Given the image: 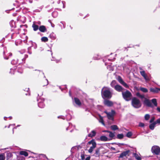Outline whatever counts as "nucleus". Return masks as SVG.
I'll list each match as a JSON object with an SVG mask.
<instances>
[{"label":"nucleus","mask_w":160,"mask_h":160,"mask_svg":"<svg viewBox=\"0 0 160 160\" xmlns=\"http://www.w3.org/2000/svg\"><path fill=\"white\" fill-rule=\"evenodd\" d=\"M96 134V132L95 130H92L91 132L89 133L88 136L89 137L92 138L94 137Z\"/></svg>","instance_id":"ddd939ff"},{"label":"nucleus","mask_w":160,"mask_h":160,"mask_svg":"<svg viewBox=\"0 0 160 160\" xmlns=\"http://www.w3.org/2000/svg\"><path fill=\"white\" fill-rule=\"evenodd\" d=\"M20 154L21 155H24L25 157H27L28 156V153L24 151H21L20 152Z\"/></svg>","instance_id":"4be33fe9"},{"label":"nucleus","mask_w":160,"mask_h":160,"mask_svg":"<svg viewBox=\"0 0 160 160\" xmlns=\"http://www.w3.org/2000/svg\"><path fill=\"white\" fill-rule=\"evenodd\" d=\"M5 159V154L2 153L0 154V160H4Z\"/></svg>","instance_id":"c756f323"},{"label":"nucleus","mask_w":160,"mask_h":160,"mask_svg":"<svg viewBox=\"0 0 160 160\" xmlns=\"http://www.w3.org/2000/svg\"><path fill=\"white\" fill-rule=\"evenodd\" d=\"M38 102V105L39 107L41 108H43L45 106V104L44 103V99L43 98H41L37 99Z\"/></svg>","instance_id":"1a4fd4ad"},{"label":"nucleus","mask_w":160,"mask_h":160,"mask_svg":"<svg viewBox=\"0 0 160 160\" xmlns=\"http://www.w3.org/2000/svg\"><path fill=\"white\" fill-rule=\"evenodd\" d=\"M58 118H61L63 119H65V117L63 116H60L58 117Z\"/></svg>","instance_id":"49530a36"},{"label":"nucleus","mask_w":160,"mask_h":160,"mask_svg":"<svg viewBox=\"0 0 160 160\" xmlns=\"http://www.w3.org/2000/svg\"><path fill=\"white\" fill-rule=\"evenodd\" d=\"M139 70H140V71H144V70H143L142 68L141 67H139Z\"/></svg>","instance_id":"864d4df0"},{"label":"nucleus","mask_w":160,"mask_h":160,"mask_svg":"<svg viewBox=\"0 0 160 160\" xmlns=\"http://www.w3.org/2000/svg\"><path fill=\"white\" fill-rule=\"evenodd\" d=\"M100 150L99 149H97L96 150L94 154V155L95 157H98L100 155Z\"/></svg>","instance_id":"393cba45"},{"label":"nucleus","mask_w":160,"mask_h":160,"mask_svg":"<svg viewBox=\"0 0 160 160\" xmlns=\"http://www.w3.org/2000/svg\"><path fill=\"white\" fill-rule=\"evenodd\" d=\"M42 74L43 75L44 78H46V77H45V75H44V73H43V72H42Z\"/></svg>","instance_id":"e2e57ef3"},{"label":"nucleus","mask_w":160,"mask_h":160,"mask_svg":"<svg viewBox=\"0 0 160 160\" xmlns=\"http://www.w3.org/2000/svg\"><path fill=\"white\" fill-rule=\"evenodd\" d=\"M39 30L42 32H44L46 31V29L45 27V26H40L39 28Z\"/></svg>","instance_id":"f3484780"},{"label":"nucleus","mask_w":160,"mask_h":160,"mask_svg":"<svg viewBox=\"0 0 160 160\" xmlns=\"http://www.w3.org/2000/svg\"><path fill=\"white\" fill-rule=\"evenodd\" d=\"M72 116L70 114H68L67 115L66 118L67 120H70Z\"/></svg>","instance_id":"f704fd0d"},{"label":"nucleus","mask_w":160,"mask_h":160,"mask_svg":"<svg viewBox=\"0 0 160 160\" xmlns=\"http://www.w3.org/2000/svg\"><path fill=\"white\" fill-rule=\"evenodd\" d=\"M105 113L107 114V117L109 120H113V116L115 113V112L114 110H112L111 112H105Z\"/></svg>","instance_id":"0eeeda50"},{"label":"nucleus","mask_w":160,"mask_h":160,"mask_svg":"<svg viewBox=\"0 0 160 160\" xmlns=\"http://www.w3.org/2000/svg\"><path fill=\"white\" fill-rule=\"evenodd\" d=\"M69 126L66 129V130H68L70 129L71 127H72V125L71 123H69Z\"/></svg>","instance_id":"a19ab883"},{"label":"nucleus","mask_w":160,"mask_h":160,"mask_svg":"<svg viewBox=\"0 0 160 160\" xmlns=\"http://www.w3.org/2000/svg\"><path fill=\"white\" fill-rule=\"evenodd\" d=\"M24 90L25 91H26L27 92H28V91L29 90V88H26Z\"/></svg>","instance_id":"4d7b16f0"},{"label":"nucleus","mask_w":160,"mask_h":160,"mask_svg":"<svg viewBox=\"0 0 160 160\" xmlns=\"http://www.w3.org/2000/svg\"><path fill=\"white\" fill-rule=\"evenodd\" d=\"M151 151L153 153L158 155L160 152V148L157 146H154L152 147Z\"/></svg>","instance_id":"6e6552de"},{"label":"nucleus","mask_w":160,"mask_h":160,"mask_svg":"<svg viewBox=\"0 0 160 160\" xmlns=\"http://www.w3.org/2000/svg\"><path fill=\"white\" fill-rule=\"evenodd\" d=\"M104 103L105 105L109 107H111L113 105V103L112 102L108 100H105Z\"/></svg>","instance_id":"9b49d317"},{"label":"nucleus","mask_w":160,"mask_h":160,"mask_svg":"<svg viewBox=\"0 0 160 160\" xmlns=\"http://www.w3.org/2000/svg\"><path fill=\"white\" fill-rule=\"evenodd\" d=\"M157 124L159 123L160 124V119H158L156 121H155Z\"/></svg>","instance_id":"de8ad7c7"},{"label":"nucleus","mask_w":160,"mask_h":160,"mask_svg":"<svg viewBox=\"0 0 160 160\" xmlns=\"http://www.w3.org/2000/svg\"><path fill=\"white\" fill-rule=\"evenodd\" d=\"M99 122L101 123L103 126H105V124L104 122L103 119L102 117H101L99 120Z\"/></svg>","instance_id":"c9c22d12"},{"label":"nucleus","mask_w":160,"mask_h":160,"mask_svg":"<svg viewBox=\"0 0 160 160\" xmlns=\"http://www.w3.org/2000/svg\"><path fill=\"white\" fill-rule=\"evenodd\" d=\"M132 135V133L131 132H128L126 134V136L127 137L130 138Z\"/></svg>","instance_id":"2f4dec72"},{"label":"nucleus","mask_w":160,"mask_h":160,"mask_svg":"<svg viewBox=\"0 0 160 160\" xmlns=\"http://www.w3.org/2000/svg\"><path fill=\"white\" fill-rule=\"evenodd\" d=\"M155 120V118L154 117H152L150 121V123L152 122Z\"/></svg>","instance_id":"a18cd8bd"},{"label":"nucleus","mask_w":160,"mask_h":160,"mask_svg":"<svg viewBox=\"0 0 160 160\" xmlns=\"http://www.w3.org/2000/svg\"><path fill=\"white\" fill-rule=\"evenodd\" d=\"M90 157H87L85 159V160H90Z\"/></svg>","instance_id":"603ef678"},{"label":"nucleus","mask_w":160,"mask_h":160,"mask_svg":"<svg viewBox=\"0 0 160 160\" xmlns=\"http://www.w3.org/2000/svg\"><path fill=\"white\" fill-rule=\"evenodd\" d=\"M140 154H138L136 153H133V155L135 157V158L138 160H141V158L139 156Z\"/></svg>","instance_id":"a211bd4d"},{"label":"nucleus","mask_w":160,"mask_h":160,"mask_svg":"<svg viewBox=\"0 0 160 160\" xmlns=\"http://www.w3.org/2000/svg\"><path fill=\"white\" fill-rule=\"evenodd\" d=\"M25 52L24 49L19 51L18 54V58L12 60L11 62V64L14 65L17 64L18 62H19V64L24 63L26 58L28 57L27 55L23 54Z\"/></svg>","instance_id":"f257e3e1"},{"label":"nucleus","mask_w":160,"mask_h":160,"mask_svg":"<svg viewBox=\"0 0 160 160\" xmlns=\"http://www.w3.org/2000/svg\"><path fill=\"white\" fill-rule=\"evenodd\" d=\"M111 128L113 130H116L118 129V127L116 125H112L111 126Z\"/></svg>","instance_id":"a878e982"},{"label":"nucleus","mask_w":160,"mask_h":160,"mask_svg":"<svg viewBox=\"0 0 160 160\" xmlns=\"http://www.w3.org/2000/svg\"><path fill=\"white\" fill-rule=\"evenodd\" d=\"M11 125L15 126V124H10V125H9L8 127V128H9L10 127V126H11Z\"/></svg>","instance_id":"052dcab7"},{"label":"nucleus","mask_w":160,"mask_h":160,"mask_svg":"<svg viewBox=\"0 0 160 160\" xmlns=\"http://www.w3.org/2000/svg\"><path fill=\"white\" fill-rule=\"evenodd\" d=\"M60 0H57V1H56L55 2H57L59 4V3H60Z\"/></svg>","instance_id":"13d9d810"},{"label":"nucleus","mask_w":160,"mask_h":160,"mask_svg":"<svg viewBox=\"0 0 160 160\" xmlns=\"http://www.w3.org/2000/svg\"><path fill=\"white\" fill-rule=\"evenodd\" d=\"M157 124V123L156 121L153 122L152 123L150 124L149 126V128L152 130H153L155 127L156 125Z\"/></svg>","instance_id":"dca6fc26"},{"label":"nucleus","mask_w":160,"mask_h":160,"mask_svg":"<svg viewBox=\"0 0 160 160\" xmlns=\"http://www.w3.org/2000/svg\"><path fill=\"white\" fill-rule=\"evenodd\" d=\"M118 81L121 84L122 82H123V80H122V79L121 78L120 76L118 77Z\"/></svg>","instance_id":"4c0bfd02"},{"label":"nucleus","mask_w":160,"mask_h":160,"mask_svg":"<svg viewBox=\"0 0 160 160\" xmlns=\"http://www.w3.org/2000/svg\"><path fill=\"white\" fill-rule=\"evenodd\" d=\"M140 73L142 76L143 77L144 79L146 80H148V78H147V75L146 74L145 71H140Z\"/></svg>","instance_id":"4468645a"},{"label":"nucleus","mask_w":160,"mask_h":160,"mask_svg":"<svg viewBox=\"0 0 160 160\" xmlns=\"http://www.w3.org/2000/svg\"><path fill=\"white\" fill-rule=\"evenodd\" d=\"M150 118V115L149 114H146L144 116V119L146 120H148Z\"/></svg>","instance_id":"72a5a7b5"},{"label":"nucleus","mask_w":160,"mask_h":160,"mask_svg":"<svg viewBox=\"0 0 160 160\" xmlns=\"http://www.w3.org/2000/svg\"><path fill=\"white\" fill-rule=\"evenodd\" d=\"M29 2L30 3H32V1L31 0H29Z\"/></svg>","instance_id":"774afa93"},{"label":"nucleus","mask_w":160,"mask_h":160,"mask_svg":"<svg viewBox=\"0 0 160 160\" xmlns=\"http://www.w3.org/2000/svg\"><path fill=\"white\" fill-rule=\"evenodd\" d=\"M40 156H42L43 158H46V156L45 155L42 154H41L40 155Z\"/></svg>","instance_id":"09e8293b"},{"label":"nucleus","mask_w":160,"mask_h":160,"mask_svg":"<svg viewBox=\"0 0 160 160\" xmlns=\"http://www.w3.org/2000/svg\"><path fill=\"white\" fill-rule=\"evenodd\" d=\"M18 72H19L20 73H22V71H19L18 70Z\"/></svg>","instance_id":"69168bd1"},{"label":"nucleus","mask_w":160,"mask_h":160,"mask_svg":"<svg viewBox=\"0 0 160 160\" xmlns=\"http://www.w3.org/2000/svg\"><path fill=\"white\" fill-rule=\"evenodd\" d=\"M14 70L13 69H11L10 71V73L11 74H14Z\"/></svg>","instance_id":"79ce46f5"},{"label":"nucleus","mask_w":160,"mask_h":160,"mask_svg":"<svg viewBox=\"0 0 160 160\" xmlns=\"http://www.w3.org/2000/svg\"><path fill=\"white\" fill-rule=\"evenodd\" d=\"M139 126L141 127H143L144 126V124L143 123L140 122L138 125Z\"/></svg>","instance_id":"ea45409f"},{"label":"nucleus","mask_w":160,"mask_h":160,"mask_svg":"<svg viewBox=\"0 0 160 160\" xmlns=\"http://www.w3.org/2000/svg\"><path fill=\"white\" fill-rule=\"evenodd\" d=\"M8 118V117H4V119L5 120H6V119L7 118Z\"/></svg>","instance_id":"338daca9"},{"label":"nucleus","mask_w":160,"mask_h":160,"mask_svg":"<svg viewBox=\"0 0 160 160\" xmlns=\"http://www.w3.org/2000/svg\"><path fill=\"white\" fill-rule=\"evenodd\" d=\"M58 15V12L57 11H54L52 13V15L54 18H56Z\"/></svg>","instance_id":"473e14b6"},{"label":"nucleus","mask_w":160,"mask_h":160,"mask_svg":"<svg viewBox=\"0 0 160 160\" xmlns=\"http://www.w3.org/2000/svg\"><path fill=\"white\" fill-rule=\"evenodd\" d=\"M107 68L109 69L110 70L112 71L113 70L112 68L111 67V65H108L107 66Z\"/></svg>","instance_id":"37998d69"},{"label":"nucleus","mask_w":160,"mask_h":160,"mask_svg":"<svg viewBox=\"0 0 160 160\" xmlns=\"http://www.w3.org/2000/svg\"><path fill=\"white\" fill-rule=\"evenodd\" d=\"M74 101L75 103L78 106H80L81 105V102L79 99L77 98H74Z\"/></svg>","instance_id":"2eb2a0df"},{"label":"nucleus","mask_w":160,"mask_h":160,"mask_svg":"<svg viewBox=\"0 0 160 160\" xmlns=\"http://www.w3.org/2000/svg\"><path fill=\"white\" fill-rule=\"evenodd\" d=\"M46 82H47V84L46 85H47L48 84V81L47 79H46ZM45 86V85H43V86Z\"/></svg>","instance_id":"5fc2aeb1"},{"label":"nucleus","mask_w":160,"mask_h":160,"mask_svg":"<svg viewBox=\"0 0 160 160\" xmlns=\"http://www.w3.org/2000/svg\"><path fill=\"white\" fill-rule=\"evenodd\" d=\"M132 104L134 108H139L141 106L140 101L136 97L132 98Z\"/></svg>","instance_id":"423d86ee"},{"label":"nucleus","mask_w":160,"mask_h":160,"mask_svg":"<svg viewBox=\"0 0 160 160\" xmlns=\"http://www.w3.org/2000/svg\"><path fill=\"white\" fill-rule=\"evenodd\" d=\"M116 82L115 81V80L112 81V82H111V84H110L111 87H112L114 88V86H115V85L116 84Z\"/></svg>","instance_id":"e433bc0d"},{"label":"nucleus","mask_w":160,"mask_h":160,"mask_svg":"<svg viewBox=\"0 0 160 160\" xmlns=\"http://www.w3.org/2000/svg\"><path fill=\"white\" fill-rule=\"evenodd\" d=\"M136 95L138 97L141 98V99H144L143 104L144 105L148 107L153 108V105L151 103L150 100L145 98L144 95H141L139 92H137Z\"/></svg>","instance_id":"f03ea898"},{"label":"nucleus","mask_w":160,"mask_h":160,"mask_svg":"<svg viewBox=\"0 0 160 160\" xmlns=\"http://www.w3.org/2000/svg\"><path fill=\"white\" fill-rule=\"evenodd\" d=\"M93 58L95 60H97L98 59V55H95L93 57Z\"/></svg>","instance_id":"c03bdc74"},{"label":"nucleus","mask_w":160,"mask_h":160,"mask_svg":"<svg viewBox=\"0 0 160 160\" xmlns=\"http://www.w3.org/2000/svg\"><path fill=\"white\" fill-rule=\"evenodd\" d=\"M124 137V135L123 134H119L117 135V138L119 139H122Z\"/></svg>","instance_id":"c85d7f7f"},{"label":"nucleus","mask_w":160,"mask_h":160,"mask_svg":"<svg viewBox=\"0 0 160 160\" xmlns=\"http://www.w3.org/2000/svg\"><path fill=\"white\" fill-rule=\"evenodd\" d=\"M150 91L155 93H158V88H151Z\"/></svg>","instance_id":"6ab92c4d"},{"label":"nucleus","mask_w":160,"mask_h":160,"mask_svg":"<svg viewBox=\"0 0 160 160\" xmlns=\"http://www.w3.org/2000/svg\"><path fill=\"white\" fill-rule=\"evenodd\" d=\"M121 84L126 88H128V87L127 84L125 82H124V81L122 82Z\"/></svg>","instance_id":"58836bf2"},{"label":"nucleus","mask_w":160,"mask_h":160,"mask_svg":"<svg viewBox=\"0 0 160 160\" xmlns=\"http://www.w3.org/2000/svg\"><path fill=\"white\" fill-rule=\"evenodd\" d=\"M96 145L97 144L93 139L88 142L87 145L88 148H89L88 150V152L90 153H92L93 150L96 147Z\"/></svg>","instance_id":"20e7f679"},{"label":"nucleus","mask_w":160,"mask_h":160,"mask_svg":"<svg viewBox=\"0 0 160 160\" xmlns=\"http://www.w3.org/2000/svg\"><path fill=\"white\" fill-rule=\"evenodd\" d=\"M105 132L109 133V137L111 138H113L115 136L114 134L111 132L108 131H105Z\"/></svg>","instance_id":"bb28decb"},{"label":"nucleus","mask_w":160,"mask_h":160,"mask_svg":"<svg viewBox=\"0 0 160 160\" xmlns=\"http://www.w3.org/2000/svg\"><path fill=\"white\" fill-rule=\"evenodd\" d=\"M42 42H46L48 41V38L45 37H43L41 39Z\"/></svg>","instance_id":"cd10ccee"},{"label":"nucleus","mask_w":160,"mask_h":160,"mask_svg":"<svg viewBox=\"0 0 160 160\" xmlns=\"http://www.w3.org/2000/svg\"><path fill=\"white\" fill-rule=\"evenodd\" d=\"M32 27L34 31H36L39 29L38 26L34 23L32 24Z\"/></svg>","instance_id":"b1692460"},{"label":"nucleus","mask_w":160,"mask_h":160,"mask_svg":"<svg viewBox=\"0 0 160 160\" xmlns=\"http://www.w3.org/2000/svg\"><path fill=\"white\" fill-rule=\"evenodd\" d=\"M114 89L117 91L118 92H121L123 91L124 89L121 86L118 85H116L114 86Z\"/></svg>","instance_id":"9d476101"},{"label":"nucleus","mask_w":160,"mask_h":160,"mask_svg":"<svg viewBox=\"0 0 160 160\" xmlns=\"http://www.w3.org/2000/svg\"><path fill=\"white\" fill-rule=\"evenodd\" d=\"M100 139L102 141H108V138L105 136H102L100 137Z\"/></svg>","instance_id":"5701e85b"},{"label":"nucleus","mask_w":160,"mask_h":160,"mask_svg":"<svg viewBox=\"0 0 160 160\" xmlns=\"http://www.w3.org/2000/svg\"><path fill=\"white\" fill-rule=\"evenodd\" d=\"M42 93H41V94H38V96H42Z\"/></svg>","instance_id":"0e129e2a"},{"label":"nucleus","mask_w":160,"mask_h":160,"mask_svg":"<svg viewBox=\"0 0 160 160\" xmlns=\"http://www.w3.org/2000/svg\"><path fill=\"white\" fill-rule=\"evenodd\" d=\"M85 157L84 156L83 154H82L81 155V159L82 160H84V159Z\"/></svg>","instance_id":"8fccbe9b"},{"label":"nucleus","mask_w":160,"mask_h":160,"mask_svg":"<svg viewBox=\"0 0 160 160\" xmlns=\"http://www.w3.org/2000/svg\"><path fill=\"white\" fill-rule=\"evenodd\" d=\"M114 58H113V59H110V58H108V61H112Z\"/></svg>","instance_id":"680f3d73"},{"label":"nucleus","mask_w":160,"mask_h":160,"mask_svg":"<svg viewBox=\"0 0 160 160\" xmlns=\"http://www.w3.org/2000/svg\"><path fill=\"white\" fill-rule=\"evenodd\" d=\"M122 95L123 99L127 101H130L132 98V94L128 90L122 92Z\"/></svg>","instance_id":"39448f33"},{"label":"nucleus","mask_w":160,"mask_h":160,"mask_svg":"<svg viewBox=\"0 0 160 160\" xmlns=\"http://www.w3.org/2000/svg\"><path fill=\"white\" fill-rule=\"evenodd\" d=\"M140 89L143 92H147L148 91L147 88H140Z\"/></svg>","instance_id":"7c9ffc66"},{"label":"nucleus","mask_w":160,"mask_h":160,"mask_svg":"<svg viewBox=\"0 0 160 160\" xmlns=\"http://www.w3.org/2000/svg\"><path fill=\"white\" fill-rule=\"evenodd\" d=\"M75 149L74 147H73L72 148L71 150V152H72V151H73L74 149Z\"/></svg>","instance_id":"bf43d9fd"},{"label":"nucleus","mask_w":160,"mask_h":160,"mask_svg":"<svg viewBox=\"0 0 160 160\" xmlns=\"http://www.w3.org/2000/svg\"><path fill=\"white\" fill-rule=\"evenodd\" d=\"M49 37L52 40H55L56 38V35L54 33H51L49 36Z\"/></svg>","instance_id":"aec40b11"},{"label":"nucleus","mask_w":160,"mask_h":160,"mask_svg":"<svg viewBox=\"0 0 160 160\" xmlns=\"http://www.w3.org/2000/svg\"><path fill=\"white\" fill-rule=\"evenodd\" d=\"M4 53H5V52H3V57H4V58L5 59H8V57L7 58L6 57H5V56H4Z\"/></svg>","instance_id":"3c124183"},{"label":"nucleus","mask_w":160,"mask_h":160,"mask_svg":"<svg viewBox=\"0 0 160 160\" xmlns=\"http://www.w3.org/2000/svg\"><path fill=\"white\" fill-rule=\"evenodd\" d=\"M150 101L151 103H152L153 104L154 106L156 107L157 106L158 104L156 99H152L151 101L150 100Z\"/></svg>","instance_id":"412c9836"},{"label":"nucleus","mask_w":160,"mask_h":160,"mask_svg":"<svg viewBox=\"0 0 160 160\" xmlns=\"http://www.w3.org/2000/svg\"><path fill=\"white\" fill-rule=\"evenodd\" d=\"M129 152V150L126 151L124 152H123L120 155L119 158H123L124 157H126L128 154Z\"/></svg>","instance_id":"f8f14e48"},{"label":"nucleus","mask_w":160,"mask_h":160,"mask_svg":"<svg viewBox=\"0 0 160 160\" xmlns=\"http://www.w3.org/2000/svg\"><path fill=\"white\" fill-rule=\"evenodd\" d=\"M102 98H110L112 96L110 89L108 88H103L102 90Z\"/></svg>","instance_id":"7ed1b4c3"},{"label":"nucleus","mask_w":160,"mask_h":160,"mask_svg":"<svg viewBox=\"0 0 160 160\" xmlns=\"http://www.w3.org/2000/svg\"><path fill=\"white\" fill-rule=\"evenodd\" d=\"M157 110L158 112H160V108L159 107H158L157 108Z\"/></svg>","instance_id":"6e6d98bb"}]
</instances>
